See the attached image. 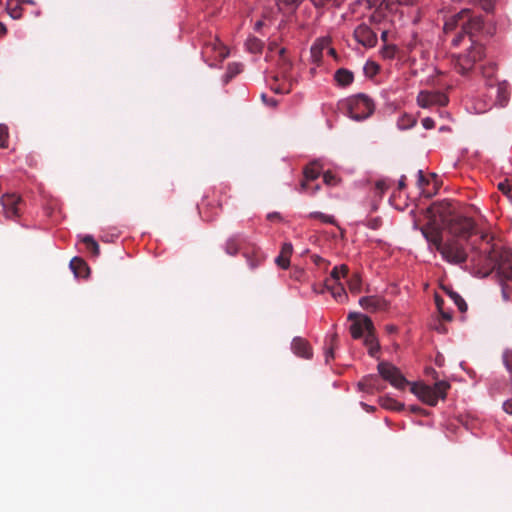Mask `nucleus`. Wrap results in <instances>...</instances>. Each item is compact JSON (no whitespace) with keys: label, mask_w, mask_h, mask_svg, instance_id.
<instances>
[{"label":"nucleus","mask_w":512,"mask_h":512,"mask_svg":"<svg viewBox=\"0 0 512 512\" xmlns=\"http://www.w3.org/2000/svg\"><path fill=\"white\" fill-rule=\"evenodd\" d=\"M323 181L328 186H336L339 184L340 179L332 172L327 171L323 174Z\"/></svg>","instance_id":"f704fd0d"},{"label":"nucleus","mask_w":512,"mask_h":512,"mask_svg":"<svg viewBox=\"0 0 512 512\" xmlns=\"http://www.w3.org/2000/svg\"><path fill=\"white\" fill-rule=\"evenodd\" d=\"M376 187H377V189L384 191V189L386 188V184L384 181H378L376 183Z\"/></svg>","instance_id":"6e6d98bb"},{"label":"nucleus","mask_w":512,"mask_h":512,"mask_svg":"<svg viewBox=\"0 0 512 512\" xmlns=\"http://www.w3.org/2000/svg\"><path fill=\"white\" fill-rule=\"evenodd\" d=\"M435 301H436V305H437V308L439 311H442L443 310V300L440 299L438 296L435 298Z\"/></svg>","instance_id":"5fc2aeb1"},{"label":"nucleus","mask_w":512,"mask_h":512,"mask_svg":"<svg viewBox=\"0 0 512 512\" xmlns=\"http://www.w3.org/2000/svg\"><path fill=\"white\" fill-rule=\"evenodd\" d=\"M405 180H406V177L403 175L401 176V178L399 179L398 181V187L399 189H403L405 188L406 184H405Z\"/></svg>","instance_id":"864d4df0"},{"label":"nucleus","mask_w":512,"mask_h":512,"mask_svg":"<svg viewBox=\"0 0 512 512\" xmlns=\"http://www.w3.org/2000/svg\"><path fill=\"white\" fill-rule=\"evenodd\" d=\"M78 238L88 252L96 254V241L92 235H79Z\"/></svg>","instance_id":"bb28decb"},{"label":"nucleus","mask_w":512,"mask_h":512,"mask_svg":"<svg viewBox=\"0 0 512 512\" xmlns=\"http://www.w3.org/2000/svg\"><path fill=\"white\" fill-rule=\"evenodd\" d=\"M449 207H450V203L447 202V203H444V204H441L438 206H434L433 210L435 211V213H439L440 217L443 218L444 217L443 212L448 211Z\"/></svg>","instance_id":"ea45409f"},{"label":"nucleus","mask_w":512,"mask_h":512,"mask_svg":"<svg viewBox=\"0 0 512 512\" xmlns=\"http://www.w3.org/2000/svg\"><path fill=\"white\" fill-rule=\"evenodd\" d=\"M267 217H268V219L273 220V219H279L280 215L278 213H270V214H268Z\"/></svg>","instance_id":"4d7b16f0"},{"label":"nucleus","mask_w":512,"mask_h":512,"mask_svg":"<svg viewBox=\"0 0 512 512\" xmlns=\"http://www.w3.org/2000/svg\"><path fill=\"white\" fill-rule=\"evenodd\" d=\"M291 349L293 353L304 359H311L313 356V350L309 342L302 337H295L291 342Z\"/></svg>","instance_id":"ddd939ff"},{"label":"nucleus","mask_w":512,"mask_h":512,"mask_svg":"<svg viewBox=\"0 0 512 512\" xmlns=\"http://www.w3.org/2000/svg\"><path fill=\"white\" fill-rule=\"evenodd\" d=\"M261 25H262V22H261V21H258V22L256 23V28L261 27Z\"/></svg>","instance_id":"e2e57ef3"},{"label":"nucleus","mask_w":512,"mask_h":512,"mask_svg":"<svg viewBox=\"0 0 512 512\" xmlns=\"http://www.w3.org/2000/svg\"><path fill=\"white\" fill-rule=\"evenodd\" d=\"M458 25H461L462 32L452 40L454 46H458L460 42L465 40L470 44H478L473 38L483 28V19L481 16L472 15L469 9H462L445 22L444 30L445 32L452 31Z\"/></svg>","instance_id":"f03ea898"},{"label":"nucleus","mask_w":512,"mask_h":512,"mask_svg":"<svg viewBox=\"0 0 512 512\" xmlns=\"http://www.w3.org/2000/svg\"><path fill=\"white\" fill-rule=\"evenodd\" d=\"M362 281L360 275L355 273L348 280V288L352 294H359L361 292Z\"/></svg>","instance_id":"c85d7f7f"},{"label":"nucleus","mask_w":512,"mask_h":512,"mask_svg":"<svg viewBox=\"0 0 512 512\" xmlns=\"http://www.w3.org/2000/svg\"><path fill=\"white\" fill-rule=\"evenodd\" d=\"M308 218L318 219L320 222L325 223V224H331V225H335L336 224V219H335L334 216L327 215V214H324V213L318 212V211L311 212L308 215Z\"/></svg>","instance_id":"7c9ffc66"},{"label":"nucleus","mask_w":512,"mask_h":512,"mask_svg":"<svg viewBox=\"0 0 512 512\" xmlns=\"http://www.w3.org/2000/svg\"><path fill=\"white\" fill-rule=\"evenodd\" d=\"M484 55V48L481 44H470L466 54H458L454 56V64L457 71L465 74L470 71L475 63Z\"/></svg>","instance_id":"39448f33"},{"label":"nucleus","mask_w":512,"mask_h":512,"mask_svg":"<svg viewBox=\"0 0 512 512\" xmlns=\"http://www.w3.org/2000/svg\"><path fill=\"white\" fill-rule=\"evenodd\" d=\"M417 123L416 118L413 115L404 113L401 116H399L397 120V127L400 130H407L412 127H414Z\"/></svg>","instance_id":"a878e982"},{"label":"nucleus","mask_w":512,"mask_h":512,"mask_svg":"<svg viewBox=\"0 0 512 512\" xmlns=\"http://www.w3.org/2000/svg\"><path fill=\"white\" fill-rule=\"evenodd\" d=\"M347 274H348L347 265H345V264L337 265L332 269V271L330 272V277L327 278V280H330L333 282H341V279L346 278Z\"/></svg>","instance_id":"b1692460"},{"label":"nucleus","mask_w":512,"mask_h":512,"mask_svg":"<svg viewBox=\"0 0 512 512\" xmlns=\"http://www.w3.org/2000/svg\"><path fill=\"white\" fill-rule=\"evenodd\" d=\"M355 39L363 46L372 47L377 42V36L366 24L358 25L354 30Z\"/></svg>","instance_id":"f8f14e48"},{"label":"nucleus","mask_w":512,"mask_h":512,"mask_svg":"<svg viewBox=\"0 0 512 512\" xmlns=\"http://www.w3.org/2000/svg\"><path fill=\"white\" fill-rule=\"evenodd\" d=\"M420 232L430 246L433 245L438 252L442 249L445 244L443 243L442 229L434 221L420 227Z\"/></svg>","instance_id":"9d476101"},{"label":"nucleus","mask_w":512,"mask_h":512,"mask_svg":"<svg viewBox=\"0 0 512 512\" xmlns=\"http://www.w3.org/2000/svg\"><path fill=\"white\" fill-rule=\"evenodd\" d=\"M320 190V185L319 184H316L312 187H310V191H309V194L310 195H315L318 191Z\"/></svg>","instance_id":"8fccbe9b"},{"label":"nucleus","mask_w":512,"mask_h":512,"mask_svg":"<svg viewBox=\"0 0 512 512\" xmlns=\"http://www.w3.org/2000/svg\"><path fill=\"white\" fill-rule=\"evenodd\" d=\"M278 4H283L286 6L296 5L300 3L301 0H277Z\"/></svg>","instance_id":"49530a36"},{"label":"nucleus","mask_w":512,"mask_h":512,"mask_svg":"<svg viewBox=\"0 0 512 512\" xmlns=\"http://www.w3.org/2000/svg\"><path fill=\"white\" fill-rule=\"evenodd\" d=\"M22 200L16 194H4L1 197L4 215L8 219H15L20 216V204Z\"/></svg>","instance_id":"9b49d317"},{"label":"nucleus","mask_w":512,"mask_h":512,"mask_svg":"<svg viewBox=\"0 0 512 512\" xmlns=\"http://www.w3.org/2000/svg\"><path fill=\"white\" fill-rule=\"evenodd\" d=\"M320 175V168L317 164L312 163L305 167L303 171V177L310 181L316 180Z\"/></svg>","instance_id":"cd10ccee"},{"label":"nucleus","mask_w":512,"mask_h":512,"mask_svg":"<svg viewBox=\"0 0 512 512\" xmlns=\"http://www.w3.org/2000/svg\"><path fill=\"white\" fill-rule=\"evenodd\" d=\"M402 5H414L418 0H397Z\"/></svg>","instance_id":"09e8293b"},{"label":"nucleus","mask_w":512,"mask_h":512,"mask_svg":"<svg viewBox=\"0 0 512 512\" xmlns=\"http://www.w3.org/2000/svg\"><path fill=\"white\" fill-rule=\"evenodd\" d=\"M336 346H337V335L333 334L330 337L329 346L325 348V352H324L326 363H328L331 359L334 358V349L336 348Z\"/></svg>","instance_id":"473e14b6"},{"label":"nucleus","mask_w":512,"mask_h":512,"mask_svg":"<svg viewBox=\"0 0 512 512\" xmlns=\"http://www.w3.org/2000/svg\"><path fill=\"white\" fill-rule=\"evenodd\" d=\"M490 92L491 94H496V99L493 103L490 104L488 109H490L494 105H499L502 107L506 104L508 97L506 88L504 86L500 84L496 86L490 85Z\"/></svg>","instance_id":"aec40b11"},{"label":"nucleus","mask_w":512,"mask_h":512,"mask_svg":"<svg viewBox=\"0 0 512 512\" xmlns=\"http://www.w3.org/2000/svg\"><path fill=\"white\" fill-rule=\"evenodd\" d=\"M309 182H311V181H310V180H308V179H305V178L303 177V180H302V181H301V183H300V192H302V193H303V192H307V193H309V191H310Z\"/></svg>","instance_id":"37998d69"},{"label":"nucleus","mask_w":512,"mask_h":512,"mask_svg":"<svg viewBox=\"0 0 512 512\" xmlns=\"http://www.w3.org/2000/svg\"><path fill=\"white\" fill-rule=\"evenodd\" d=\"M334 79L338 85L345 87L353 82L354 75L350 70L340 68L335 72Z\"/></svg>","instance_id":"4be33fe9"},{"label":"nucleus","mask_w":512,"mask_h":512,"mask_svg":"<svg viewBox=\"0 0 512 512\" xmlns=\"http://www.w3.org/2000/svg\"><path fill=\"white\" fill-rule=\"evenodd\" d=\"M22 4L21 0H7L5 10L11 18L20 19L23 14Z\"/></svg>","instance_id":"412c9836"},{"label":"nucleus","mask_w":512,"mask_h":512,"mask_svg":"<svg viewBox=\"0 0 512 512\" xmlns=\"http://www.w3.org/2000/svg\"><path fill=\"white\" fill-rule=\"evenodd\" d=\"M381 38L386 41V38H387V31H383L382 34H381Z\"/></svg>","instance_id":"680f3d73"},{"label":"nucleus","mask_w":512,"mask_h":512,"mask_svg":"<svg viewBox=\"0 0 512 512\" xmlns=\"http://www.w3.org/2000/svg\"><path fill=\"white\" fill-rule=\"evenodd\" d=\"M485 110H486V109H480L478 112H479V113H482V112H484Z\"/></svg>","instance_id":"69168bd1"},{"label":"nucleus","mask_w":512,"mask_h":512,"mask_svg":"<svg viewBox=\"0 0 512 512\" xmlns=\"http://www.w3.org/2000/svg\"><path fill=\"white\" fill-rule=\"evenodd\" d=\"M204 53H212L215 59H219L220 61L224 60L229 55V51L217 37L205 43Z\"/></svg>","instance_id":"2eb2a0df"},{"label":"nucleus","mask_w":512,"mask_h":512,"mask_svg":"<svg viewBox=\"0 0 512 512\" xmlns=\"http://www.w3.org/2000/svg\"><path fill=\"white\" fill-rule=\"evenodd\" d=\"M246 257H247L248 265L251 269H256L262 262V259L259 257H251L248 255Z\"/></svg>","instance_id":"4c0bfd02"},{"label":"nucleus","mask_w":512,"mask_h":512,"mask_svg":"<svg viewBox=\"0 0 512 512\" xmlns=\"http://www.w3.org/2000/svg\"><path fill=\"white\" fill-rule=\"evenodd\" d=\"M329 41L327 39H317L315 43L311 46L310 54L311 59L314 63H318L321 61L323 56L324 48L328 47Z\"/></svg>","instance_id":"6ab92c4d"},{"label":"nucleus","mask_w":512,"mask_h":512,"mask_svg":"<svg viewBox=\"0 0 512 512\" xmlns=\"http://www.w3.org/2000/svg\"><path fill=\"white\" fill-rule=\"evenodd\" d=\"M328 48V53L332 56H335L336 52H335V49L334 48H331V47H327Z\"/></svg>","instance_id":"bf43d9fd"},{"label":"nucleus","mask_w":512,"mask_h":512,"mask_svg":"<svg viewBox=\"0 0 512 512\" xmlns=\"http://www.w3.org/2000/svg\"><path fill=\"white\" fill-rule=\"evenodd\" d=\"M450 384L447 381H438L433 386L413 384L412 392L424 403L435 406L438 401L445 400Z\"/></svg>","instance_id":"7ed1b4c3"},{"label":"nucleus","mask_w":512,"mask_h":512,"mask_svg":"<svg viewBox=\"0 0 512 512\" xmlns=\"http://www.w3.org/2000/svg\"><path fill=\"white\" fill-rule=\"evenodd\" d=\"M387 331L392 333V332L396 331V327L392 326V325L387 326Z\"/></svg>","instance_id":"052dcab7"},{"label":"nucleus","mask_w":512,"mask_h":512,"mask_svg":"<svg viewBox=\"0 0 512 512\" xmlns=\"http://www.w3.org/2000/svg\"><path fill=\"white\" fill-rule=\"evenodd\" d=\"M262 99L270 106H276L277 105V102L276 100L274 99H271V100H266V95L265 94H262Z\"/></svg>","instance_id":"3c124183"},{"label":"nucleus","mask_w":512,"mask_h":512,"mask_svg":"<svg viewBox=\"0 0 512 512\" xmlns=\"http://www.w3.org/2000/svg\"><path fill=\"white\" fill-rule=\"evenodd\" d=\"M437 95L429 92H420L417 96V103L420 107L427 108L437 102Z\"/></svg>","instance_id":"393cba45"},{"label":"nucleus","mask_w":512,"mask_h":512,"mask_svg":"<svg viewBox=\"0 0 512 512\" xmlns=\"http://www.w3.org/2000/svg\"><path fill=\"white\" fill-rule=\"evenodd\" d=\"M418 183L423 185L425 183V178L422 170L418 171Z\"/></svg>","instance_id":"603ef678"},{"label":"nucleus","mask_w":512,"mask_h":512,"mask_svg":"<svg viewBox=\"0 0 512 512\" xmlns=\"http://www.w3.org/2000/svg\"><path fill=\"white\" fill-rule=\"evenodd\" d=\"M377 368L381 377L395 388L404 389L407 385V380L400 370L394 365L388 362H380Z\"/></svg>","instance_id":"1a4fd4ad"},{"label":"nucleus","mask_w":512,"mask_h":512,"mask_svg":"<svg viewBox=\"0 0 512 512\" xmlns=\"http://www.w3.org/2000/svg\"><path fill=\"white\" fill-rule=\"evenodd\" d=\"M498 189L505 195H509L512 192L511 186L508 184V181L505 180L498 184Z\"/></svg>","instance_id":"58836bf2"},{"label":"nucleus","mask_w":512,"mask_h":512,"mask_svg":"<svg viewBox=\"0 0 512 512\" xmlns=\"http://www.w3.org/2000/svg\"><path fill=\"white\" fill-rule=\"evenodd\" d=\"M509 199L511 200L512 202V192L508 195Z\"/></svg>","instance_id":"0e129e2a"},{"label":"nucleus","mask_w":512,"mask_h":512,"mask_svg":"<svg viewBox=\"0 0 512 512\" xmlns=\"http://www.w3.org/2000/svg\"><path fill=\"white\" fill-rule=\"evenodd\" d=\"M242 71V65L240 63H230L227 66L226 78L227 80L231 79L235 75L239 74Z\"/></svg>","instance_id":"72a5a7b5"},{"label":"nucleus","mask_w":512,"mask_h":512,"mask_svg":"<svg viewBox=\"0 0 512 512\" xmlns=\"http://www.w3.org/2000/svg\"><path fill=\"white\" fill-rule=\"evenodd\" d=\"M382 54L386 58H393L395 54V47L394 46H387L383 49Z\"/></svg>","instance_id":"79ce46f5"},{"label":"nucleus","mask_w":512,"mask_h":512,"mask_svg":"<svg viewBox=\"0 0 512 512\" xmlns=\"http://www.w3.org/2000/svg\"><path fill=\"white\" fill-rule=\"evenodd\" d=\"M325 289L330 292L331 296L338 302L344 303L348 300V295L344 289V286L341 282H333L330 280H325L324 282Z\"/></svg>","instance_id":"f3484780"},{"label":"nucleus","mask_w":512,"mask_h":512,"mask_svg":"<svg viewBox=\"0 0 512 512\" xmlns=\"http://www.w3.org/2000/svg\"><path fill=\"white\" fill-rule=\"evenodd\" d=\"M503 409L506 413L512 415V399H508L503 403Z\"/></svg>","instance_id":"c03bdc74"},{"label":"nucleus","mask_w":512,"mask_h":512,"mask_svg":"<svg viewBox=\"0 0 512 512\" xmlns=\"http://www.w3.org/2000/svg\"><path fill=\"white\" fill-rule=\"evenodd\" d=\"M6 33V27L0 22V36Z\"/></svg>","instance_id":"13d9d810"},{"label":"nucleus","mask_w":512,"mask_h":512,"mask_svg":"<svg viewBox=\"0 0 512 512\" xmlns=\"http://www.w3.org/2000/svg\"><path fill=\"white\" fill-rule=\"evenodd\" d=\"M8 146V128L7 126L0 124V148H6Z\"/></svg>","instance_id":"c9c22d12"},{"label":"nucleus","mask_w":512,"mask_h":512,"mask_svg":"<svg viewBox=\"0 0 512 512\" xmlns=\"http://www.w3.org/2000/svg\"><path fill=\"white\" fill-rule=\"evenodd\" d=\"M348 319L354 320L350 326V333L354 339L365 337L367 333L375 330L372 320L366 315L351 312Z\"/></svg>","instance_id":"0eeeda50"},{"label":"nucleus","mask_w":512,"mask_h":512,"mask_svg":"<svg viewBox=\"0 0 512 512\" xmlns=\"http://www.w3.org/2000/svg\"><path fill=\"white\" fill-rule=\"evenodd\" d=\"M293 252V246L291 243H284L282 245L280 254L276 257L275 263L282 269H287L290 265V256Z\"/></svg>","instance_id":"a211bd4d"},{"label":"nucleus","mask_w":512,"mask_h":512,"mask_svg":"<svg viewBox=\"0 0 512 512\" xmlns=\"http://www.w3.org/2000/svg\"><path fill=\"white\" fill-rule=\"evenodd\" d=\"M246 45L248 49L252 52H259L262 48V44L260 40H258L257 38L248 39Z\"/></svg>","instance_id":"e433bc0d"},{"label":"nucleus","mask_w":512,"mask_h":512,"mask_svg":"<svg viewBox=\"0 0 512 512\" xmlns=\"http://www.w3.org/2000/svg\"><path fill=\"white\" fill-rule=\"evenodd\" d=\"M347 108L348 114L352 119L361 121L373 114L375 104L367 95L358 94L347 100Z\"/></svg>","instance_id":"20e7f679"},{"label":"nucleus","mask_w":512,"mask_h":512,"mask_svg":"<svg viewBox=\"0 0 512 512\" xmlns=\"http://www.w3.org/2000/svg\"><path fill=\"white\" fill-rule=\"evenodd\" d=\"M487 267L495 270L501 285L502 298L508 301L512 294V251L493 248L486 257Z\"/></svg>","instance_id":"f257e3e1"},{"label":"nucleus","mask_w":512,"mask_h":512,"mask_svg":"<svg viewBox=\"0 0 512 512\" xmlns=\"http://www.w3.org/2000/svg\"><path fill=\"white\" fill-rule=\"evenodd\" d=\"M382 405L388 409H395L396 406H395V401H393L392 399H386V400H382L381 401Z\"/></svg>","instance_id":"a18cd8bd"},{"label":"nucleus","mask_w":512,"mask_h":512,"mask_svg":"<svg viewBox=\"0 0 512 512\" xmlns=\"http://www.w3.org/2000/svg\"><path fill=\"white\" fill-rule=\"evenodd\" d=\"M449 233L460 239H467L473 232L474 222L471 218L454 215L447 221Z\"/></svg>","instance_id":"423d86ee"},{"label":"nucleus","mask_w":512,"mask_h":512,"mask_svg":"<svg viewBox=\"0 0 512 512\" xmlns=\"http://www.w3.org/2000/svg\"><path fill=\"white\" fill-rule=\"evenodd\" d=\"M239 246V238L237 236H232L225 243V251L229 255H236L239 251Z\"/></svg>","instance_id":"c756f323"},{"label":"nucleus","mask_w":512,"mask_h":512,"mask_svg":"<svg viewBox=\"0 0 512 512\" xmlns=\"http://www.w3.org/2000/svg\"><path fill=\"white\" fill-rule=\"evenodd\" d=\"M422 125L427 130L433 129L435 127V121L430 117H426L422 120Z\"/></svg>","instance_id":"a19ab883"},{"label":"nucleus","mask_w":512,"mask_h":512,"mask_svg":"<svg viewBox=\"0 0 512 512\" xmlns=\"http://www.w3.org/2000/svg\"><path fill=\"white\" fill-rule=\"evenodd\" d=\"M448 295L454 304L458 307L460 312L464 313L467 311V303L457 292L449 291Z\"/></svg>","instance_id":"2f4dec72"},{"label":"nucleus","mask_w":512,"mask_h":512,"mask_svg":"<svg viewBox=\"0 0 512 512\" xmlns=\"http://www.w3.org/2000/svg\"><path fill=\"white\" fill-rule=\"evenodd\" d=\"M364 345L368 349V353L375 357L378 351L380 350L379 342L375 336L374 330L372 332H369L364 337Z\"/></svg>","instance_id":"5701e85b"},{"label":"nucleus","mask_w":512,"mask_h":512,"mask_svg":"<svg viewBox=\"0 0 512 512\" xmlns=\"http://www.w3.org/2000/svg\"><path fill=\"white\" fill-rule=\"evenodd\" d=\"M359 305L368 311L375 312L385 310L388 306L387 301L379 296H365L359 299Z\"/></svg>","instance_id":"4468645a"},{"label":"nucleus","mask_w":512,"mask_h":512,"mask_svg":"<svg viewBox=\"0 0 512 512\" xmlns=\"http://www.w3.org/2000/svg\"><path fill=\"white\" fill-rule=\"evenodd\" d=\"M69 267L76 278L86 279L90 276L91 270L85 260L81 257H73Z\"/></svg>","instance_id":"dca6fc26"},{"label":"nucleus","mask_w":512,"mask_h":512,"mask_svg":"<svg viewBox=\"0 0 512 512\" xmlns=\"http://www.w3.org/2000/svg\"><path fill=\"white\" fill-rule=\"evenodd\" d=\"M441 313V316L443 319H445L446 321H451L452 320V313L449 312V311H444V309L442 311H439Z\"/></svg>","instance_id":"de8ad7c7"},{"label":"nucleus","mask_w":512,"mask_h":512,"mask_svg":"<svg viewBox=\"0 0 512 512\" xmlns=\"http://www.w3.org/2000/svg\"><path fill=\"white\" fill-rule=\"evenodd\" d=\"M442 258L451 264H462L467 260L465 249L455 240L447 241L439 251Z\"/></svg>","instance_id":"6e6552de"}]
</instances>
